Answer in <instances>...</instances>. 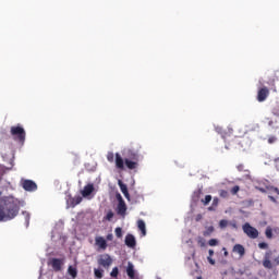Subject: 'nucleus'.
Masks as SVG:
<instances>
[{
	"mask_svg": "<svg viewBox=\"0 0 279 279\" xmlns=\"http://www.w3.org/2000/svg\"><path fill=\"white\" fill-rule=\"evenodd\" d=\"M21 201L12 195L0 198V221H12L19 217Z\"/></svg>",
	"mask_w": 279,
	"mask_h": 279,
	"instance_id": "nucleus-1",
	"label": "nucleus"
},
{
	"mask_svg": "<svg viewBox=\"0 0 279 279\" xmlns=\"http://www.w3.org/2000/svg\"><path fill=\"white\" fill-rule=\"evenodd\" d=\"M141 149V144L133 143L131 145V148L128 150V155L124 160L123 157H121V154H116V167L117 169H120V171H123L126 167V169H130L133 171V169H138V150Z\"/></svg>",
	"mask_w": 279,
	"mask_h": 279,
	"instance_id": "nucleus-2",
	"label": "nucleus"
},
{
	"mask_svg": "<svg viewBox=\"0 0 279 279\" xmlns=\"http://www.w3.org/2000/svg\"><path fill=\"white\" fill-rule=\"evenodd\" d=\"M262 265L265 269H275L279 265V253L278 251L269 250L265 253Z\"/></svg>",
	"mask_w": 279,
	"mask_h": 279,
	"instance_id": "nucleus-3",
	"label": "nucleus"
},
{
	"mask_svg": "<svg viewBox=\"0 0 279 279\" xmlns=\"http://www.w3.org/2000/svg\"><path fill=\"white\" fill-rule=\"evenodd\" d=\"M10 134L13 137V141L20 143V145H25L26 133L25 129L21 124L11 126Z\"/></svg>",
	"mask_w": 279,
	"mask_h": 279,
	"instance_id": "nucleus-4",
	"label": "nucleus"
},
{
	"mask_svg": "<svg viewBox=\"0 0 279 279\" xmlns=\"http://www.w3.org/2000/svg\"><path fill=\"white\" fill-rule=\"evenodd\" d=\"M242 230L248 239H258V229L254 228L250 225V222H246L243 225Z\"/></svg>",
	"mask_w": 279,
	"mask_h": 279,
	"instance_id": "nucleus-5",
	"label": "nucleus"
},
{
	"mask_svg": "<svg viewBox=\"0 0 279 279\" xmlns=\"http://www.w3.org/2000/svg\"><path fill=\"white\" fill-rule=\"evenodd\" d=\"M97 263L100 267L108 269L112 265V257L109 254H101L98 256Z\"/></svg>",
	"mask_w": 279,
	"mask_h": 279,
	"instance_id": "nucleus-6",
	"label": "nucleus"
},
{
	"mask_svg": "<svg viewBox=\"0 0 279 279\" xmlns=\"http://www.w3.org/2000/svg\"><path fill=\"white\" fill-rule=\"evenodd\" d=\"M22 187L24 191H28L29 193L38 191V185L33 180H22Z\"/></svg>",
	"mask_w": 279,
	"mask_h": 279,
	"instance_id": "nucleus-7",
	"label": "nucleus"
},
{
	"mask_svg": "<svg viewBox=\"0 0 279 279\" xmlns=\"http://www.w3.org/2000/svg\"><path fill=\"white\" fill-rule=\"evenodd\" d=\"M95 246L98 247V250L106 252V250H108V242L105 240L104 236H96Z\"/></svg>",
	"mask_w": 279,
	"mask_h": 279,
	"instance_id": "nucleus-8",
	"label": "nucleus"
},
{
	"mask_svg": "<svg viewBox=\"0 0 279 279\" xmlns=\"http://www.w3.org/2000/svg\"><path fill=\"white\" fill-rule=\"evenodd\" d=\"M126 275L130 279H138V275H136V269H134V264H132V262L128 263Z\"/></svg>",
	"mask_w": 279,
	"mask_h": 279,
	"instance_id": "nucleus-9",
	"label": "nucleus"
},
{
	"mask_svg": "<svg viewBox=\"0 0 279 279\" xmlns=\"http://www.w3.org/2000/svg\"><path fill=\"white\" fill-rule=\"evenodd\" d=\"M269 97V88L263 87L257 93V101L263 102Z\"/></svg>",
	"mask_w": 279,
	"mask_h": 279,
	"instance_id": "nucleus-10",
	"label": "nucleus"
},
{
	"mask_svg": "<svg viewBox=\"0 0 279 279\" xmlns=\"http://www.w3.org/2000/svg\"><path fill=\"white\" fill-rule=\"evenodd\" d=\"M94 191H95V185L93 183H88L82 190L81 195H83V197H88L89 195H93Z\"/></svg>",
	"mask_w": 279,
	"mask_h": 279,
	"instance_id": "nucleus-11",
	"label": "nucleus"
},
{
	"mask_svg": "<svg viewBox=\"0 0 279 279\" xmlns=\"http://www.w3.org/2000/svg\"><path fill=\"white\" fill-rule=\"evenodd\" d=\"M50 265L53 271H62L63 262L60 258H52Z\"/></svg>",
	"mask_w": 279,
	"mask_h": 279,
	"instance_id": "nucleus-12",
	"label": "nucleus"
},
{
	"mask_svg": "<svg viewBox=\"0 0 279 279\" xmlns=\"http://www.w3.org/2000/svg\"><path fill=\"white\" fill-rule=\"evenodd\" d=\"M124 243L128 247L134 248L136 247V238L133 234L129 233L125 236Z\"/></svg>",
	"mask_w": 279,
	"mask_h": 279,
	"instance_id": "nucleus-13",
	"label": "nucleus"
},
{
	"mask_svg": "<svg viewBox=\"0 0 279 279\" xmlns=\"http://www.w3.org/2000/svg\"><path fill=\"white\" fill-rule=\"evenodd\" d=\"M117 213L122 217H125V213H128V205H125V201H120V203H118Z\"/></svg>",
	"mask_w": 279,
	"mask_h": 279,
	"instance_id": "nucleus-14",
	"label": "nucleus"
},
{
	"mask_svg": "<svg viewBox=\"0 0 279 279\" xmlns=\"http://www.w3.org/2000/svg\"><path fill=\"white\" fill-rule=\"evenodd\" d=\"M118 184H119L121 193H123L125 199H128V202H130V192L128 191V185L125 183H123V181H121V180L118 181Z\"/></svg>",
	"mask_w": 279,
	"mask_h": 279,
	"instance_id": "nucleus-15",
	"label": "nucleus"
},
{
	"mask_svg": "<svg viewBox=\"0 0 279 279\" xmlns=\"http://www.w3.org/2000/svg\"><path fill=\"white\" fill-rule=\"evenodd\" d=\"M232 252L234 254H239L240 258H243V256H245V246L242 244H235L232 248Z\"/></svg>",
	"mask_w": 279,
	"mask_h": 279,
	"instance_id": "nucleus-16",
	"label": "nucleus"
},
{
	"mask_svg": "<svg viewBox=\"0 0 279 279\" xmlns=\"http://www.w3.org/2000/svg\"><path fill=\"white\" fill-rule=\"evenodd\" d=\"M82 196H74V197H70V199L68 201V204H70L71 208H75V206H77L78 204H82Z\"/></svg>",
	"mask_w": 279,
	"mask_h": 279,
	"instance_id": "nucleus-17",
	"label": "nucleus"
},
{
	"mask_svg": "<svg viewBox=\"0 0 279 279\" xmlns=\"http://www.w3.org/2000/svg\"><path fill=\"white\" fill-rule=\"evenodd\" d=\"M137 228L142 232V236H146L147 235V229L145 227V221L144 220H138L137 221Z\"/></svg>",
	"mask_w": 279,
	"mask_h": 279,
	"instance_id": "nucleus-18",
	"label": "nucleus"
},
{
	"mask_svg": "<svg viewBox=\"0 0 279 279\" xmlns=\"http://www.w3.org/2000/svg\"><path fill=\"white\" fill-rule=\"evenodd\" d=\"M217 206H219V198L214 197L211 206L208 207V210L213 213L214 210H217Z\"/></svg>",
	"mask_w": 279,
	"mask_h": 279,
	"instance_id": "nucleus-19",
	"label": "nucleus"
},
{
	"mask_svg": "<svg viewBox=\"0 0 279 279\" xmlns=\"http://www.w3.org/2000/svg\"><path fill=\"white\" fill-rule=\"evenodd\" d=\"M68 272L71 276V278L73 279L77 278V268H73V266H69Z\"/></svg>",
	"mask_w": 279,
	"mask_h": 279,
	"instance_id": "nucleus-20",
	"label": "nucleus"
},
{
	"mask_svg": "<svg viewBox=\"0 0 279 279\" xmlns=\"http://www.w3.org/2000/svg\"><path fill=\"white\" fill-rule=\"evenodd\" d=\"M94 276L96 279L104 278V269L95 268L94 269Z\"/></svg>",
	"mask_w": 279,
	"mask_h": 279,
	"instance_id": "nucleus-21",
	"label": "nucleus"
},
{
	"mask_svg": "<svg viewBox=\"0 0 279 279\" xmlns=\"http://www.w3.org/2000/svg\"><path fill=\"white\" fill-rule=\"evenodd\" d=\"M202 189H198L196 190L194 193H193V201L194 202H199V198L202 197Z\"/></svg>",
	"mask_w": 279,
	"mask_h": 279,
	"instance_id": "nucleus-22",
	"label": "nucleus"
},
{
	"mask_svg": "<svg viewBox=\"0 0 279 279\" xmlns=\"http://www.w3.org/2000/svg\"><path fill=\"white\" fill-rule=\"evenodd\" d=\"M213 232H215V227L210 226L206 228V230L203 232V235L210 236Z\"/></svg>",
	"mask_w": 279,
	"mask_h": 279,
	"instance_id": "nucleus-23",
	"label": "nucleus"
},
{
	"mask_svg": "<svg viewBox=\"0 0 279 279\" xmlns=\"http://www.w3.org/2000/svg\"><path fill=\"white\" fill-rule=\"evenodd\" d=\"M204 206H208L213 202L211 195H206L204 199L201 201Z\"/></svg>",
	"mask_w": 279,
	"mask_h": 279,
	"instance_id": "nucleus-24",
	"label": "nucleus"
},
{
	"mask_svg": "<svg viewBox=\"0 0 279 279\" xmlns=\"http://www.w3.org/2000/svg\"><path fill=\"white\" fill-rule=\"evenodd\" d=\"M266 239H274V231L271 227H267L265 231Z\"/></svg>",
	"mask_w": 279,
	"mask_h": 279,
	"instance_id": "nucleus-25",
	"label": "nucleus"
},
{
	"mask_svg": "<svg viewBox=\"0 0 279 279\" xmlns=\"http://www.w3.org/2000/svg\"><path fill=\"white\" fill-rule=\"evenodd\" d=\"M22 215H23V217H24L25 226H26V228H27V227L29 226L31 215H29V213H27V211H23Z\"/></svg>",
	"mask_w": 279,
	"mask_h": 279,
	"instance_id": "nucleus-26",
	"label": "nucleus"
},
{
	"mask_svg": "<svg viewBox=\"0 0 279 279\" xmlns=\"http://www.w3.org/2000/svg\"><path fill=\"white\" fill-rule=\"evenodd\" d=\"M116 236L118 239H122L123 238V229L121 227H117L114 230Z\"/></svg>",
	"mask_w": 279,
	"mask_h": 279,
	"instance_id": "nucleus-27",
	"label": "nucleus"
},
{
	"mask_svg": "<svg viewBox=\"0 0 279 279\" xmlns=\"http://www.w3.org/2000/svg\"><path fill=\"white\" fill-rule=\"evenodd\" d=\"M219 196L222 197L223 199H228V197H230V193H228V191L226 190H220Z\"/></svg>",
	"mask_w": 279,
	"mask_h": 279,
	"instance_id": "nucleus-28",
	"label": "nucleus"
},
{
	"mask_svg": "<svg viewBox=\"0 0 279 279\" xmlns=\"http://www.w3.org/2000/svg\"><path fill=\"white\" fill-rule=\"evenodd\" d=\"M208 245H209L210 247H215V246L219 245V240H217V239H210V240L208 241Z\"/></svg>",
	"mask_w": 279,
	"mask_h": 279,
	"instance_id": "nucleus-29",
	"label": "nucleus"
},
{
	"mask_svg": "<svg viewBox=\"0 0 279 279\" xmlns=\"http://www.w3.org/2000/svg\"><path fill=\"white\" fill-rule=\"evenodd\" d=\"M114 217V213L112 210H109L105 217L107 221H112V218Z\"/></svg>",
	"mask_w": 279,
	"mask_h": 279,
	"instance_id": "nucleus-30",
	"label": "nucleus"
},
{
	"mask_svg": "<svg viewBox=\"0 0 279 279\" xmlns=\"http://www.w3.org/2000/svg\"><path fill=\"white\" fill-rule=\"evenodd\" d=\"M110 276L111 278H117L119 276V268L118 267L112 268Z\"/></svg>",
	"mask_w": 279,
	"mask_h": 279,
	"instance_id": "nucleus-31",
	"label": "nucleus"
},
{
	"mask_svg": "<svg viewBox=\"0 0 279 279\" xmlns=\"http://www.w3.org/2000/svg\"><path fill=\"white\" fill-rule=\"evenodd\" d=\"M107 160H108V162H114V153L109 151L107 154Z\"/></svg>",
	"mask_w": 279,
	"mask_h": 279,
	"instance_id": "nucleus-32",
	"label": "nucleus"
},
{
	"mask_svg": "<svg viewBox=\"0 0 279 279\" xmlns=\"http://www.w3.org/2000/svg\"><path fill=\"white\" fill-rule=\"evenodd\" d=\"M197 243L201 247H206V240H204V238L199 236Z\"/></svg>",
	"mask_w": 279,
	"mask_h": 279,
	"instance_id": "nucleus-33",
	"label": "nucleus"
},
{
	"mask_svg": "<svg viewBox=\"0 0 279 279\" xmlns=\"http://www.w3.org/2000/svg\"><path fill=\"white\" fill-rule=\"evenodd\" d=\"M239 191H241V187H240L239 185H234V186L231 189L230 193H231L232 195H236V193H239Z\"/></svg>",
	"mask_w": 279,
	"mask_h": 279,
	"instance_id": "nucleus-34",
	"label": "nucleus"
},
{
	"mask_svg": "<svg viewBox=\"0 0 279 279\" xmlns=\"http://www.w3.org/2000/svg\"><path fill=\"white\" fill-rule=\"evenodd\" d=\"M259 250H268L269 248V244H267V242H260L258 244Z\"/></svg>",
	"mask_w": 279,
	"mask_h": 279,
	"instance_id": "nucleus-35",
	"label": "nucleus"
},
{
	"mask_svg": "<svg viewBox=\"0 0 279 279\" xmlns=\"http://www.w3.org/2000/svg\"><path fill=\"white\" fill-rule=\"evenodd\" d=\"M277 141H278V138L276 136H274V135H270L268 137L269 145H274V143H276Z\"/></svg>",
	"mask_w": 279,
	"mask_h": 279,
	"instance_id": "nucleus-36",
	"label": "nucleus"
},
{
	"mask_svg": "<svg viewBox=\"0 0 279 279\" xmlns=\"http://www.w3.org/2000/svg\"><path fill=\"white\" fill-rule=\"evenodd\" d=\"M219 226H220V228H228V220H226V219L220 220Z\"/></svg>",
	"mask_w": 279,
	"mask_h": 279,
	"instance_id": "nucleus-37",
	"label": "nucleus"
},
{
	"mask_svg": "<svg viewBox=\"0 0 279 279\" xmlns=\"http://www.w3.org/2000/svg\"><path fill=\"white\" fill-rule=\"evenodd\" d=\"M275 162V167L277 169V171H279V157L274 159Z\"/></svg>",
	"mask_w": 279,
	"mask_h": 279,
	"instance_id": "nucleus-38",
	"label": "nucleus"
},
{
	"mask_svg": "<svg viewBox=\"0 0 279 279\" xmlns=\"http://www.w3.org/2000/svg\"><path fill=\"white\" fill-rule=\"evenodd\" d=\"M117 199H118V204H121V202H124L123 196H121V194H117Z\"/></svg>",
	"mask_w": 279,
	"mask_h": 279,
	"instance_id": "nucleus-39",
	"label": "nucleus"
},
{
	"mask_svg": "<svg viewBox=\"0 0 279 279\" xmlns=\"http://www.w3.org/2000/svg\"><path fill=\"white\" fill-rule=\"evenodd\" d=\"M4 174H5V171H3V169L0 168V182H2Z\"/></svg>",
	"mask_w": 279,
	"mask_h": 279,
	"instance_id": "nucleus-40",
	"label": "nucleus"
},
{
	"mask_svg": "<svg viewBox=\"0 0 279 279\" xmlns=\"http://www.w3.org/2000/svg\"><path fill=\"white\" fill-rule=\"evenodd\" d=\"M112 239H114V235H112V233L107 234L106 236L107 241H112Z\"/></svg>",
	"mask_w": 279,
	"mask_h": 279,
	"instance_id": "nucleus-41",
	"label": "nucleus"
},
{
	"mask_svg": "<svg viewBox=\"0 0 279 279\" xmlns=\"http://www.w3.org/2000/svg\"><path fill=\"white\" fill-rule=\"evenodd\" d=\"M207 260H208L209 265H215V259H213V257L208 256Z\"/></svg>",
	"mask_w": 279,
	"mask_h": 279,
	"instance_id": "nucleus-42",
	"label": "nucleus"
},
{
	"mask_svg": "<svg viewBox=\"0 0 279 279\" xmlns=\"http://www.w3.org/2000/svg\"><path fill=\"white\" fill-rule=\"evenodd\" d=\"M268 198H269L270 202H272L274 204H278V201L276 199V197H274V196H268Z\"/></svg>",
	"mask_w": 279,
	"mask_h": 279,
	"instance_id": "nucleus-43",
	"label": "nucleus"
},
{
	"mask_svg": "<svg viewBox=\"0 0 279 279\" xmlns=\"http://www.w3.org/2000/svg\"><path fill=\"white\" fill-rule=\"evenodd\" d=\"M208 254H209L210 257H213V256H215V251L209 250V251H208Z\"/></svg>",
	"mask_w": 279,
	"mask_h": 279,
	"instance_id": "nucleus-44",
	"label": "nucleus"
},
{
	"mask_svg": "<svg viewBox=\"0 0 279 279\" xmlns=\"http://www.w3.org/2000/svg\"><path fill=\"white\" fill-rule=\"evenodd\" d=\"M225 251L223 256L228 257V250L226 247L222 248Z\"/></svg>",
	"mask_w": 279,
	"mask_h": 279,
	"instance_id": "nucleus-45",
	"label": "nucleus"
},
{
	"mask_svg": "<svg viewBox=\"0 0 279 279\" xmlns=\"http://www.w3.org/2000/svg\"><path fill=\"white\" fill-rule=\"evenodd\" d=\"M197 279H202V277H197Z\"/></svg>",
	"mask_w": 279,
	"mask_h": 279,
	"instance_id": "nucleus-46",
	"label": "nucleus"
}]
</instances>
